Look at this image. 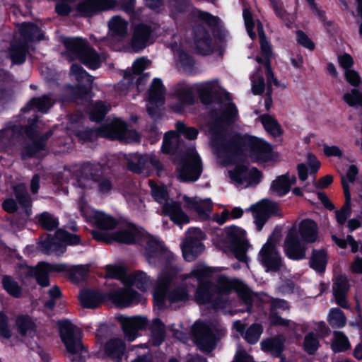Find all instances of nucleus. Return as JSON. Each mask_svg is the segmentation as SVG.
Instances as JSON below:
<instances>
[{
  "instance_id": "f257e3e1",
  "label": "nucleus",
  "mask_w": 362,
  "mask_h": 362,
  "mask_svg": "<svg viewBox=\"0 0 362 362\" xmlns=\"http://www.w3.org/2000/svg\"><path fill=\"white\" fill-rule=\"evenodd\" d=\"M237 115L238 110L235 105L228 103L223 109L221 121L211 126V143L219 156L238 155L242 151L240 137L227 135L223 127V123L232 122Z\"/></svg>"
},
{
  "instance_id": "f03ea898",
  "label": "nucleus",
  "mask_w": 362,
  "mask_h": 362,
  "mask_svg": "<svg viewBox=\"0 0 362 362\" xmlns=\"http://www.w3.org/2000/svg\"><path fill=\"white\" fill-rule=\"evenodd\" d=\"M100 163H84L77 170L74 185L83 189L97 188L101 194L109 193L113 188L112 181L103 174Z\"/></svg>"
},
{
  "instance_id": "7ed1b4c3",
  "label": "nucleus",
  "mask_w": 362,
  "mask_h": 362,
  "mask_svg": "<svg viewBox=\"0 0 362 362\" xmlns=\"http://www.w3.org/2000/svg\"><path fill=\"white\" fill-rule=\"evenodd\" d=\"M173 279L171 273L164 272L158 276L153 292L154 303L158 308H162L166 300L173 305L185 303L189 299L190 289L187 284L170 289Z\"/></svg>"
},
{
  "instance_id": "20e7f679",
  "label": "nucleus",
  "mask_w": 362,
  "mask_h": 362,
  "mask_svg": "<svg viewBox=\"0 0 362 362\" xmlns=\"http://www.w3.org/2000/svg\"><path fill=\"white\" fill-rule=\"evenodd\" d=\"M64 45L66 48L65 54L70 61L78 59L91 69L100 67L102 57L86 40L81 38H68L64 41Z\"/></svg>"
},
{
  "instance_id": "39448f33",
  "label": "nucleus",
  "mask_w": 362,
  "mask_h": 362,
  "mask_svg": "<svg viewBox=\"0 0 362 362\" xmlns=\"http://www.w3.org/2000/svg\"><path fill=\"white\" fill-rule=\"evenodd\" d=\"M60 337L64 344L70 359L81 361L88 356V351L81 342V332L78 328L68 320L59 322Z\"/></svg>"
},
{
  "instance_id": "423d86ee",
  "label": "nucleus",
  "mask_w": 362,
  "mask_h": 362,
  "mask_svg": "<svg viewBox=\"0 0 362 362\" xmlns=\"http://www.w3.org/2000/svg\"><path fill=\"white\" fill-rule=\"evenodd\" d=\"M148 182L155 200L163 204L162 210L164 214L168 216L170 220L178 226L189 222V217L182 210L180 204L168 200L166 189L163 186H158L152 180H148Z\"/></svg>"
},
{
  "instance_id": "0eeeda50",
  "label": "nucleus",
  "mask_w": 362,
  "mask_h": 362,
  "mask_svg": "<svg viewBox=\"0 0 362 362\" xmlns=\"http://www.w3.org/2000/svg\"><path fill=\"white\" fill-rule=\"evenodd\" d=\"M213 288L218 301L221 302L223 300L224 305L226 303V299L223 296L227 295L233 289H235L239 298L246 305V311L248 313L251 312L252 302L257 296L245 284L238 281H231L226 276H220L216 281V284L214 286H213Z\"/></svg>"
},
{
  "instance_id": "6e6552de",
  "label": "nucleus",
  "mask_w": 362,
  "mask_h": 362,
  "mask_svg": "<svg viewBox=\"0 0 362 362\" xmlns=\"http://www.w3.org/2000/svg\"><path fill=\"white\" fill-rule=\"evenodd\" d=\"M221 330L216 323L197 321L192 327L194 341L199 350L210 352L216 346V334Z\"/></svg>"
},
{
  "instance_id": "1a4fd4ad",
  "label": "nucleus",
  "mask_w": 362,
  "mask_h": 362,
  "mask_svg": "<svg viewBox=\"0 0 362 362\" xmlns=\"http://www.w3.org/2000/svg\"><path fill=\"white\" fill-rule=\"evenodd\" d=\"M66 266L62 264H49L40 262L35 267L26 264H20L16 269L17 274L22 281L35 277L37 282L42 287L49 286L48 274L52 272L64 271Z\"/></svg>"
},
{
  "instance_id": "9d476101",
  "label": "nucleus",
  "mask_w": 362,
  "mask_h": 362,
  "mask_svg": "<svg viewBox=\"0 0 362 362\" xmlns=\"http://www.w3.org/2000/svg\"><path fill=\"white\" fill-rule=\"evenodd\" d=\"M179 177L187 182L199 179L202 171L201 158L194 148H189L182 157L177 167Z\"/></svg>"
},
{
  "instance_id": "9b49d317",
  "label": "nucleus",
  "mask_w": 362,
  "mask_h": 362,
  "mask_svg": "<svg viewBox=\"0 0 362 362\" xmlns=\"http://www.w3.org/2000/svg\"><path fill=\"white\" fill-rule=\"evenodd\" d=\"M224 241L233 251L236 257L242 262L247 259L246 252L250 247L245 236V231L240 227L231 226L224 230Z\"/></svg>"
},
{
  "instance_id": "f8f14e48",
  "label": "nucleus",
  "mask_w": 362,
  "mask_h": 362,
  "mask_svg": "<svg viewBox=\"0 0 362 362\" xmlns=\"http://www.w3.org/2000/svg\"><path fill=\"white\" fill-rule=\"evenodd\" d=\"M80 243L77 235L71 234L65 230H59L54 236L47 237L41 243L42 251L46 254H63L66 251V245H76Z\"/></svg>"
},
{
  "instance_id": "ddd939ff",
  "label": "nucleus",
  "mask_w": 362,
  "mask_h": 362,
  "mask_svg": "<svg viewBox=\"0 0 362 362\" xmlns=\"http://www.w3.org/2000/svg\"><path fill=\"white\" fill-rule=\"evenodd\" d=\"M97 132L100 136L127 143L138 140L137 134L127 130L126 123L118 119L98 128Z\"/></svg>"
},
{
  "instance_id": "4468645a",
  "label": "nucleus",
  "mask_w": 362,
  "mask_h": 362,
  "mask_svg": "<svg viewBox=\"0 0 362 362\" xmlns=\"http://www.w3.org/2000/svg\"><path fill=\"white\" fill-rule=\"evenodd\" d=\"M129 169L144 177L148 176L152 168L157 170V174L163 170V165L160 160L153 155L145 154L144 156L135 154L128 162Z\"/></svg>"
},
{
  "instance_id": "2eb2a0df",
  "label": "nucleus",
  "mask_w": 362,
  "mask_h": 362,
  "mask_svg": "<svg viewBox=\"0 0 362 362\" xmlns=\"http://www.w3.org/2000/svg\"><path fill=\"white\" fill-rule=\"evenodd\" d=\"M153 28L151 24L138 23L133 28L130 40V47L134 52H139L152 43Z\"/></svg>"
},
{
  "instance_id": "dca6fc26",
  "label": "nucleus",
  "mask_w": 362,
  "mask_h": 362,
  "mask_svg": "<svg viewBox=\"0 0 362 362\" xmlns=\"http://www.w3.org/2000/svg\"><path fill=\"white\" fill-rule=\"evenodd\" d=\"M146 243L145 256L151 264L164 262L170 257V252L164 247L162 243L152 236L144 239Z\"/></svg>"
},
{
  "instance_id": "f3484780",
  "label": "nucleus",
  "mask_w": 362,
  "mask_h": 362,
  "mask_svg": "<svg viewBox=\"0 0 362 362\" xmlns=\"http://www.w3.org/2000/svg\"><path fill=\"white\" fill-rule=\"evenodd\" d=\"M107 295L115 306L123 308L141 302V296L130 288L111 290Z\"/></svg>"
},
{
  "instance_id": "a211bd4d",
  "label": "nucleus",
  "mask_w": 362,
  "mask_h": 362,
  "mask_svg": "<svg viewBox=\"0 0 362 362\" xmlns=\"http://www.w3.org/2000/svg\"><path fill=\"white\" fill-rule=\"evenodd\" d=\"M232 180L238 185L247 187L252 184H257L261 178L262 173L255 168L250 170L243 164L235 166L234 170L229 172Z\"/></svg>"
},
{
  "instance_id": "6ab92c4d",
  "label": "nucleus",
  "mask_w": 362,
  "mask_h": 362,
  "mask_svg": "<svg viewBox=\"0 0 362 362\" xmlns=\"http://www.w3.org/2000/svg\"><path fill=\"white\" fill-rule=\"evenodd\" d=\"M70 76L77 83L76 87L75 98H83L86 96L90 90L93 81V76L89 75L80 65L74 64L71 66Z\"/></svg>"
},
{
  "instance_id": "aec40b11",
  "label": "nucleus",
  "mask_w": 362,
  "mask_h": 362,
  "mask_svg": "<svg viewBox=\"0 0 362 362\" xmlns=\"http://www.w3.org/2000/svg\"><path fill=\"white\" fill-rule=\"evenodd\" d=\"M277 203L263 200L253 207V216L257 230L262 229L271 215L281 216Z\"/></svg>"
},
{
  "instance_id": "412c9836",
  "label": "nucleus",
  "mask_w": 362,
  "mask_h": 362,
  "mask_svg": "<svg viewBox=\"0 0 362 362\" xmlns=\"http://www.w3.org/2000/svg\"><path fill=\"white\" fill-rule=\"evenodd\" d=\"M173 97L177 103L171 105V108L177 112H182L185 107L194 103L195 97L193 88L186 83H180L173 88Z\"/></svg>"
},
{
  "instance_id": "4be33fe9",
  "label": "nucleus",
  "mask_w": 362,
  "mask_h": 362,
  "mask_svg": "<svg viewBox=\"0 0 362 362\" xmlns=\"http://www.w3.org/2000/svg\"><path fill=\"white\" fill-rule=\"evenodd\" d=\"M259 257L267 271L277 272L282 266V259L275 245L267 242L259 252Z\"/></svg>"
},
{
  "instance_id": "5701e85b",
  "label": "nucleus",
  "mask_w": 362,
  "mask_h": 362,
  "mask_svg": "<svg viewBox=\"0 0 362 362\" xmlns=\"http://www.w3.org/2000/svg\"><path fill=\"white\" fill-rule=\"evenodd\" d=\"M305 243L299 239L294 231L290 230L284 241V250L286 255L294 260L304 259L307 250Z\"/></svg>"
},
{
  "instance_id": "b1692460",
  "label": "nucleus",
  "mask_w": 362,
  "mask_h": 362,
  "mask_svg": "<svg viewBox=\"0 0 362 362\" xmlns=\"http://www.w3.org/2000/svg\"><path fill=\"white\" fill-rule=\"evenodd\" d=\"M116 0H84L76 7L77 11L83 16H90L98 11L114 8Z\"/></svg>"
},
{
  "instance_id": "393cba45",
  "label": "nucleus",
  "mask_w": 362,
  "mask_h": 362,
  "mask_svg": "<svg viewBox=\"0 0 362 362\" xmlns=\"http://www.w3.org/2000/svg\"><path fill=\"white\" fill-rule=\"evenodd\" d=\"M349 290V281L346 276H337L333 282L332 291L336 303L344 309L350 308L347 300V294Z\"/></svg>"
},
{
  "instance_id": "a878e982",
  "label": "nucleus",
  "mask_w": 362,
  "mask_h": 362,
  "mask_svg": "<svg viewBox=\"0 0 362 362\" xmlns=\"http://www.w3.org/2000/svg\"><path fill=\"white\" fill-rule=\"evenodd\" d=\"M195 299L198 303H211L214 308L218 309L224 307L223 300L218 302L214 292L211 284H200L195 293Z\"/></svg>"
},
{
  "instance_id": "bb28decb",
  "label": "nucleus",
  "mask_w": 362,
  "mask_h": 362,
  "mask_svg": "<svg viewBox=\"0 0 362 362\" xmlns=\"http://www.w3.org/2000/svg\"><path fill=\"white\" fill-rule=\"evenodd\" d=\"M146 325L147 319L144 317H127L122 320L124 333L129 341L134 340L138 335V331L144 328Z\"/></svg>"
},
{
  "instance_id": "cd10ccee",
  "label": "nucleus",
  "mask_w": 362,
  "mask_h": 362,
  "mask_svg": "<svg viewBox=\"0 0 362 362\" xmlns=\"http://www.w3.org/2000/svg\"><path fill=\"white\" fill-rule=\"evenodd\" d=\"M185 207L192 211L196 212L202 218H206L209 213L212 209V204L210 199H202L199 197L191 198L184 196Z\"/></svg>"
},
{
  "instance_id": "c85d7f7f",
  "label": "nucleus",
  "mask_w": 362,
  "mask_h": 362,
  "mask_svg": "<svg viewBox=\"0 0 362 362\" xmlns=\"http://www.w3.org/2000/svg\"><path fill=\"white\" fill-rule=\"evenodd\" d=\"M286 337L284 334H278L274 337L264 339L261 342V348L272 356L281 358L280 362H284L282 352L284 350Z\"/></svg>"
},
{
  "instance_id": "c756f323",
  "label": "nucleus",
  "mask_w": 362,
  "mask_h": 362,
  "mask_svg": "<svg viewBox=\"0 0 362 362\" xmlns=\"http://www.w3.org/2000/svg\"><path fill=\"white\" fill-rule=\"evenodd\" d=\"M79 299L83 308L95 309L107 300V295L98 291L84 290L81 292Z\"/></svg>"
},
{
  "instance_id": "7c9ffc66",
  "label": "nucleus",
  "mask_w": 362,
  "mask_h": 362,
  "mask_svg": "<svg viewBox=\"0 0 362 362\" xmlns=\"http://www.w3.org/2000/svg\"><path fill=\"white\" fill-rule=\"evenodd\" d=\"M298 234L303 243H315L318 238L317 223L309 218L302 220L298 225Z\"/></svg>"
},
{
  "instance_id": "2f4dec72",
  "label": "nucleus",
  "mask_w": 362,
  "mask_h": 362,
  "mask_svg": "<svg viewBox=\"0 0 362 362\" xmlns=\"http://www.w3.org/2000/svg\"><path fill=\"white\" fill-rule=\"evenodd\" d=\"M201 101L204 104H209L212 101L213 96L216 95L220 89L217 80L206 81L195 86Z\"/></svg>"
},
{
  "instance_id": "473e14b6",
  "label": "nucleus",
  "mask_w": 362,
  "mask_h": 362,
  "mask_svg": "<svg viewBox=\"0 0 362 362\" xmlns=\"http://www.w3.org/2000/svg\"><path fill=\"white\" fill-rule=\"evenodd\" d=\"M109 35L115 41H121L126 37L128 31V22L120 16H114L108 22Z\"/></svg>"
},
{
  "instance_id": "72a5a7b5",
  "label": "nucleus",
  "mask_w": 362,
  "mask_h": 362,
  "mask_svg": "<svg viewBox=\"0 0 362 362\" xmlns=\"http://www.w3.org/2000/svg\"><path fill=\"white\" fill-rule=\"evenodd\" d=\"M248 145L257 160H267L270 158L272 147L263 140L250 138L248 140Z\"/></svg>"
},
{
  "instance_id": "f704fd0d",
  "label": "nucleus",
  "mask_w": 362,
  "mask_h": 362,
  "mask_svg": "<svg viewBox=\"0 0 362 362\" xmlns=\"http://www.w3.org/2000/svg\"><path fill=\"white\" fill-rule=\"evenodd\" d=\"M194 42L199 52L203 55L209 54L213 50L210 35L204 28H197Z\"/></svg>"
},
{
  "instance_id": "c9c22d12",
  "label": "nucleus",
  "mask_w": 362,
  "mask_h": 362,
  "mask_svg": "<svg viewBox=\"0 0 362 362\" xmlns=\"http://www.w3.org/2000/svg\"><path fill=\"white\" fill-rule=\"evenodd\" d=\"M182 254L185 260L192 262L202 252L203 244L197 240H193V237L186 238L182 244Z\"/></svg>"
},
{
  "instance_id": "e433bc0d",
  "label": "nucleus",
  "mask_w": 362,
  "mask_h": 362,
  "mask_svg": "<svg viewBox=\"0 0 362 362\" xmlns=\"http://www.w3.org/2000/svg\"><path fill=\"white\" fill-rule=\"evenodd\" d=\"M270 324L273 326H281L284 328L285 331L289 332L293 335H296L298 338L300 337L298 332H303V325L298 324L292 320L285 319L279 315H275L272 314L270 317Z\"/></svg>"
},
{
  "instance_id": "4c0bfd02",
  "label": "nucleus",
  "mask_w": 362,
  "mask_h": 362,
  "mask_svg": "<svg viewBox=\"0 0 362 362\" xmlns=\"http://www.w3.org/2000/svg\"><path fill=\"white\" fill-rule=\"evenodd\" d=\"M53 134V131L49 130L37 139H35L31 145L25 146L22 151L21 156L23 159H26L33 156L36 153L43 150L46 146L47 141Z\"/></svg>"
},
{
  "instance_id": "58836bf2",
  "label": "nucleus",
  "mask_w": 362,
  "mask_h": 362,
  "mask_svg": "<svg viewBox=\"0 0 362 362\" xmlns=\"http://www.w3.org/2000/svg\"><path fill=\"white\" fill-rule=\"evenodd\" d=\"M141 236L140 232L134 226H129L112 234L113 241L120 243L132 244L136 243Z\"/></svg>"
},
{
  "instance_id": "ea45409f",
  "label": "nucleus",
  "mask_w": 362,
  "mask_h": 362,
  "mask_svg": "<svg viewBox=\"0 0 362 362\" xmlns=\"http://www.w3.org/2000/svg\"><path fill=\"white\" fill-rule=\"evenodd\" d=\"M28 50V44H26V42H24L22 40H15L11 42L10 46V58L14 64H21L25 60Z\"/></svg>"
},
{
  "instance_id": "a19ab883",
  "label": "nucleus",
  "mask_w": 362,
  "mask_h": 362,
  "mask_svg": "<svg viewBox=\"0 0 362 362\" xmlns=\"http://www.w3.org/2000/svg\"><path fill=\"white\" fill-rule=\"evenodd\" d=\"M15 327L21 336H32L35 332V324L33 319L27 315L16 317Z\"/></svg>"
},
{
  "instance_id": "79ce46f5",
  "label": "nucleus",
  "mask_w": 362,
  "mask_h": 362,
  "mask_svg": "<svg viewBox=\"0 0 362 362\" xmlns=\"http://www.w3.org/2000/svg\"><path fill=\"white\" fill-rule=\"evenodd\" d=\"M342 187L345 196V202L339 211H336V218L337 222L340 225H343L346 218L351 215V193L349 192V187H348L346 180L343 177L342 179Z\"/></svg>"
},
{
  "instance_id": "37998d69",
  "label": "nucleus",
  "mask_w": 362,
  "mask_h": 362,
  "mask_svg": "<svg viewBox=\"0 0 362 362\" xmlns=\"http://www.w3.org/2000/svg\"><path fill=\"white\" fill-rule=\"evenodd\" d=\"M22 41L28 43L30 41L39 40L42 38V33L39 27L30 23H23L20 28Z\"/></svg>"
},
{
  "instance_id": "c03bdc74",
  "label": "nucleus",
  "mask_w": 362,
  "mask_h": 362,
  "mask_svg": "<svg viewBox=\"0 0 362 362\" xmlns=\"http://www.w3.org/2000/svg\"><path fill=\"white\" fill-rule=\"evenodd\" d=\"M125 344L118 338L109 340L105 346V353L112 358L119 361L125 351Z\"/></svg>"
},
{
  "instance_id": "a18cd8bd",
  "label": "nucleus",
  "mask_w": 362,
  "mask_h": 362,
  "mask_svg": "<svg viewBox=\"0 0 362 362\" xmlns=\"http://www.w3.org/2000/svg\"><path fill=\"white\" fill-rule=\"evenodd\" d=\"M165 88L160 79L155 78L149 90V101L157 107L164 103Z\"/></svg>"
},
{
  "instance_id": "49530a36",
  "label": "nucleus",
  "mask_w": 362,
  "mask_h": 362,
  "mask_svg": "<svg viewBox=\"0 0 362 362\" xmlns=\"http://www.w3.org/2000/svg\"><path fill=\"white\" fill-rule=\"evenodd\" d=\"M95 225L103 230H111L117 226V221L112 216L101 211H95L92 216Z\"/></svg>"
},
{
  "instance_id": "de8ad7c7",
  "label": "nucleus",
  "mask_w": 362,
  "mask_h": 362,
  "mask_svg": "<svg viewBox=\"0 0 362 362\" xmlns=\"http://www.w3.org/2000/svg\"><path fill=\"white\" fill-rule=\"evenodd\" d=\"M181 146L179 136L174 132H169L164 136L162 151L165 153H175Z\"/></svg>"
},
{
  "instance_id": "09e8293b",
  "label": "nucleus",
  "mask_w": 362,
  "mask_h": 362,
  "mask_svg": "<svg viewBox=\"0 0 362 362\" xmlns=\"http://www.w3.org/2000/svg\"><path fill=\"white\" fill-rule=\"evenodd\" d=\"M291 189L290 177L288 175L279 176L272 182L271 191L278 196H284Z\"/></svg>"
},
{
  "instance_id": "8fccbe9b",
  "label": "nucleus",
  "mask_w": 362,
  "mask_h": 362,
  "mask_svg": "<svg viewBox=\"0 0 362 362\" xmlns=\"http://www.w3.org/2000/svg\"><path fill=\"white\" fill-rule=\"evenodd\" d=\"M55 100L52 95H42L41 97L33 98L30 100L29 105L33 108H36L39 111L46 113L49 109L54 104Z\"/></svg>"
},
{
  "instance_id": "3c124183",
  "label": "nucleus",
  "mask_w": 362,
  "mask_h": 362,
  "mask_svg": "<svg viewBox=\"0 0 362 362\" xmlns=\"http://www.w3.org/2000/svg\"><path fill=\"white\" fill-rule=\"evenodd\" d=\"M64 264L66 266V269L64 272H67L69 279L74 283L85 279L88 273V267L86 265H77L68 268L65 264ZM61 272L62 271L59 272Z\"/></svg>"
},
{
  "instance_id": "603ef678",
  "label": "nucleus",
  "mask_w": 362,
  "mask_h": 362,
  "mask_svg": "<svg viewBox=\"0 0 362 362\" xmlns=\"http://www.w3.org/2000/svg\"><path fill=\"white\" fill-rule=\"evenodd\" d=\"M110 109V105L102 101H96L91 105L90 118L92 121L100 122Z\"/></svg>"
},
{
  "instance_id": "864d4df0",
  "label": "nucleus",
  "mask_w": 362,
  "mask_h": 362,
  "mask_svg": "<svg viewBox=\"0 0 362 362\" xmlns=\"http://www.w3.org/2000/svg\"><path fill=\"white\" fill-rule=\"evenodd\" d=\"M149 64L150 61L145 57H141L136 59L132 65L133 73L125 72L124 76V81H127L128 83H132L134 75L140 74L146 68L149 66Z\"/></svg>"
},
{
  "instance_id": "5fc2aeb1",
  "label": "nucleus",
  "mask_w": 362,
  "mask_h": 362,
  "mask_svg": "<svg viewBox=\"0 0 362 362\" xmlns=\"http://www.w3.org/2000/svg\"><path fill=\"white\" fill-rule=\"evenodd\" d=\"M327 252L325 250H314L310 264L314 269L318 272H323L327 264Z\"/></svg>"
},
{
  "instance_id": "6e6d98bb",
  "label": "nucleus",
  "mask_w": 362,
  "mask_h": 362,
  "mask_svg": "<svg viewBox=\"0 0 362 362\" xmlns=\"http://www.w3.org/2000/svg\"><path fill=\"white\" fill-rule=\"evenodd\" d=\"M129 280L132 285L141 291H146L150 285L149 277L141 271L134 272L129 276Z\"/></svg>"
},
{
  "instance_id": "4d7b16f0",
  "label": "nucleus",
  "mask_w": 362,
  "mask_h": 362,
  "mask_svg": "<svg viewBox=\"0 0 362 362\" xmlns=\"http://www.w3.org/2000/svg\"><path fill=\"white\" fill-rule=\"evenodd\" d=\"M4 288L8 294L15 298H20L22 296V288L10 276H4L2 278Z\"/></svg>"
},
{
  "instance_id": "13d9d810",
  "label": "nucleus",
  "mask_w": 362,
  "mask_h": 362,
  "mask_svg": "<svg viewBox=\"0 0 362 362\" xmlns=\"http://www.w3.org/2000/svg\"><path fill=\"white\" fill-rule=\"evenodd\" d=\"M153 344L160 345L165 338V326L159 319H155L151 325Z\"/></svg>"
},
{
  "instance_id": "bf43d9fd",
  "label": "nucleus",
  "mask_w": 362,
  "mask_h": 362,
  "mask_svg": "<svg viewBox=\"0 0 362 362\" xmlns=\"http://www.w3.org/2000/svg\"><path fill=\"white\" fill-rule=\"evenodd\" d=\"M320 346V342L317 337L313 332H309L305 336L303 349L309 355H313L316 353Z\"/></svg>"
},
{
  "instance_id": "052dcab7",
  "label": "nucleus",
  "mask_w": 362,
  "mask_h": 362,
  "mask_svg": "<svg viewBox=\"0 0 362 362\" xmlns=\"http://www.w3.org/2000/svg\"><path fill=\"white\" fill-rule=\"evenodd\" d=\"M262 332V326L260 324L255 323L246 329L243 337L249 344H253L258 341Z\"/></svg>"
},
{
  "instance_id": "680f3d73",
  "label": "nucleus",
  "mask_w": 362,
  "mask_h": 362,
  "mask_svg": "<svg viewBox=\"0 0 362 362\" xmlns=\"http://www.w3.org/2000/svg\"><path fill=\"white\" fill-rule=\"evenodd\" d=\"M266 303L270 305L269 315V320L270 317L272 315V314H274L275 315H279L277 314V310L287 311L289 310L290 309L289 304L288 303L287 301H286L284 299L269 297V299L266 300Z\"/></svg>"
},
{
  "instance_id": "e2e57ef3",
  "label": "nucleus",
  "mask_w": 362,
  "mask_h": 362,
  "mask_svg": "<svg viewBox=\"0 0 362 362\" xmlns=\"http://www.w3.org/2000/svg\"><path fill=\"white\" fill-rule=\"evenodd\" d=\"M260 118L267 132L274 136H278L281 134L280 125L274 118L268 115H263Z\"/></svg>"
},
{
  "instance_id": "0e129e2a",
  "label": "nucleus",
  "mask_w": 362,
  "mask_h": 362,
  "mask_svg": "<svg viewBox=\"0 0 362 362\" xmlns=\"http://www.w3.org/2000/svg\"><path fill=\"white\" fill-rule=\"evenodd\" d=\"M16 197L18 203L23 207H28L31 204V198L27 192L25 185H17L13 187Z\"/></svg>"
},
{
  "instance_id": "69168bd1",
  "label": "nucleus",
  "mask_w": 362,
  "mask_h": 362,
  "mask_svg": "<svg viewBox=\"0 0 362 362\" xmlns=\"http://www.w3.org/2000/svg\"><path fill=\"white\" fill-rule=\"evenodd\" d=\"M346 317L339 308H332L328 315V321L332 327H342L346 324Z\"/></svg>"
},
{
  "instance_id": "338daca9",
  "label": "nucleus",
  "mask_w": 362,
  "mask_h": 362,
  "mask_svg": "<svg viewBox=\"0 0 362 362\" xmlns=\"http://www.w3.org/2000/svg\"><path fill=\"white\" fill-rule=\"evenodd\" d=\"M38 222L42 228L48 230H53L58 226L57 219L47 212H44L38 216Z\"/></svg>"
},
{
  "instance_id": "774afa93",
  "label": "nucleus",
  "mask_w": 362,
  "mask_h": 362,
  "mask_svg": "<svg viewBox=\"0 0 362 362\" xmlns=\"http://www.w3.org/2000/svg\"><path fill=\"white\" fill-rule=\"evenodd\" d=\"M332 349L334 352H341L347 350L349 342L347 337L342 332H335V339L332 344Z\"/></svg>"
}]
</instances>
